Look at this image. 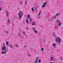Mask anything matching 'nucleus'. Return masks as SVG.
I'll use <instances>...</instances> for the list:
<instances>
[{
	"instance_id": "f257e3e1",
	"label": "nucleus",
	"mask_w": 63,
	"mask_h": 63,
	"mask_svg": "<svg viewBox=\"0 0 63 63\" xmlns=\"http://www.w3.org/2000/svg\"><path fill=\"white\" fill-rule=\"evenodd\" d=\"M6 49V46H3L1 48V49L2 50H4V52L2 51L1 52L2 54H5V53L7 52V51L6 50H5Z\"/></svg>"
},
{
	"instance_id": "f03ea898",
	"label": "nucleus",
	"mask_w": 63,
	"mask_h": 63,
	"mask_svg": "<svg viewBox=\"0 0 63 63\" xmlns=\"http://www.w3.org/2000/svg\"><path fill=\"white\" fill-rule=\"evenodd\" d=\"M55 40L57 43H61V39H60V37H58L56 38Z\"/></svg>"
},
{
	"instance_id": "7ed1b4c3",
	"label": "nucleus",
	"mask_w": 63,
	"mask_h": 63,
	"mask_svg": "<svg viewBox=\"0 0 63 63\" xmlns=\"http://www.w3.org/2000/svg\"><path fill=\"white\" fill-rule=\"evenodd\" d=\"M18 15H19V19L20 20L21 19V18L22 17V16H23V14H22L21 11H20L19 12V13H18Z\"/></svg>"
},
{
	"instance_id": "20e7f679",
	"label": "nucleus",
	"mask_w": 63,
	"mask_h": 63,
	"mask_svg": "<svg viewBox=\"0 0 63 63\" xmlns=\"http://www.w3.org/2000/svg\"><path fill=\"white\" fill-rule=\"evenodd\" d=\"M57 22L58 24H59L58 25L59 26H61V22L59 21V20H57Z\"/></svg>"
},
{
	"instance_id": "39448f33",
	"label": "nucleus",
	"mask_w": 63,
	"mask_h": 63,
	"mask_svg": "<svg viewBox=\"0 0 63 63\" xmlns=\"http://www.w3.org/2000/svg\"><path fill=\"white\" fill-rule=\"evenodd\" d=\"M28 18L29 19H30V22H31L32 21V19H31V18H30V15H29V14L28 15Z\"/></svg>"
},
{
	"instance_id": "423d86ee",
	"label": "nucleus",
	"mask_w": 63,
	"mask_h": 63,
	"mask_svg": "<svg viewBox=\"0 0 63 63\" xmlns=\"http://www.w3.org/2000/svg\"><path fill=\"white\" fill-rule=\"evenodd\" d=\"M9 12L8 11H7L6 12V16L7 17H8V16L9 15Z\"/></svg>"
},
{
	"instance_id": "0eeeda50",
	"label": "nucleus",
	"mask_w": 63,
	"mask_h": 63,
	"mask_svg": "<svg viewBox=\"0 0 63 63\" xmlns=\"http://www.w3.org/2000/svg\"><path fill=\"white\" fill-rule=\"evenodd\" d=\"M59 13H58L55 15V16H59Z\"/></svg>"
},
{
	"instance_id": "6e6552de",
	"label": "nucleus",
	"mask_w": 63,
	"mask_h": 63,
	"mask_svg": "<svg viewBox=\"0 0 63 63\" xmlns=\"http://www.w3.org/2000/svg\"><path fill=\"white\" fill-rule=\"evenodd\" d=\"M26 21L27 23L28 24V19H26Z\"/></svg>"
},
{
	"instance_id": "1a4fd4ad",
	"label": "nucleus",
	"mask_w": 63,
	"mask_h": 63,
	"mask_svg": "<svg viewBox=\"0 0 63 63\" xmlns=\"http://www.w3.org/2000/svg\"><path fill=\"white\" fill-rule=\"evenodd\" d=\"M8 22L9 23H10V20L9 19H8Z\"/></svg>"
},
{
	"instance_id": "9d476101",
	"label": "nucleus",
	"mask_w": 63,
	"mask_h": 63,
	"mask_svg": "<svg viewBox=\"0 0 63 63\" xmlns=\"http://www.w3.org/2000/svg\"><path fill=\"white\" fill-rule=\"evenodd\" d=\"M53 59V57H51L50 60L51 61H52V59Z\"/></svg>"
},
{
	"instance_id": "9b49d317",
	"label": "nucleus",
	"mask_w": 63,
	"mask_h": 63,
	"mask_svg": "<svg viewBox=\"0 0 63 63\" xmlns=\"http://www.w3.org/2000/svg\"><path fill=\"white\" fill-rule=\"evenodd\" d=\"M6 44L7 45V46L9 45V44H8V41H6Z\"/></svg>"
},
{
	"instance_id": "f8f14e48",
	"label": "nucleus",
	"mask_w": 63,
	"mask_h": 63,
	"mask_svg": "<svg viewBox=\"0 0 63 63\" xmlns=\"http://www.w3.org/2000/svg\"><path fill=\"white\" fill-rule=\"evenodd\" d=\"M46 6V5L45 4H43L42 6V8H44Z\"/></svg>"
},
{
	"instance_id": "ddd939ff",
	"label": "nucleus",
	"mask_w": 63,
	"mask_h": 63,
	"mask_svg": "<svg viewBox=\"0 0 63 63\" xmlns=\"http://www.w3.org/2000/svg\"><path fill=\"white\" fill-rule=\"evenodd\" d=\"M52 46L53 47H55V46H56V44H55V43L54 44H53Z\"/></svg>"
},
{
	"instance_id": "4468645a",
	"label": "nucleus",
	"mask_w": 63,
	"mask_h": 63,
	"mask_svg": "<svg viewBox=\"0 0 63 63\" xmlns=\"http://www.w3.org/2000/svg\"><path fill=\"white\" fill-rule=\"evenodd\" d=\"M38 62L39 63H41V60H39Z\"/></svg>"
},
{
	"instance_id": "2eb2a0df",
	"label": "nucleus",
	"mask_w": 63,
	"mask_h": 63,
	"mask_svg": "<svg viewBox=\"0 0 63 63\" xmlns=\"http://www.w3.org/2000/svg\"><path fill=\"white\" fill-rule=\"evenodd\" d=\"M34 25H35V22H32V25L33 26Z\"/></svg>"
},
{
	"instance_id": "dca6fc26",
	"label": "nucleus",
	"mask_w": 63,
	"mask_h": 63,
	"mask_svg": "<svg viewBox=\"0 0 63 63\" xmlns=\"http://www.w3.org/2000/svg\"><path fill=\"white\" fill-rule=\"evenodd\" d=\"M10 46L11 48H13V47L11 45H10Z\"/></svg>"
},
{
	"instance_id": "f3484780",
	"label": "nucleus",
	"mask_w": 63,
	"mask_h": 63,
	"mask_svg": "<svg viewBox=\"0 0 63 63\" xmlns=\"http://www.w3.org/2000/svg\"><path fill=\"white\" fill-rule=\"evenodd\" d=\"M53 36H54V37H55V33H53Z\"/></svg>"
},
{
	"instance_id": "a211bd4d",
	"label": "nucleus",
	"mask_w": 63,
	"mask_h": 63,
	"mask_svg": "<svg viewBox=\"0 0 63 63\" xmlns=\"http://www.w3.org/2000/svg\"><path fill=\"white\" fill-rule=\"evenodd\" d=\"M34 31L35 33H37V30H34Z\"/></svg>"
},
{
	"instance_id": "6ab92c4d",
	"label": "nucleus",
	"mask_w": 63,
	"mask_h": 63,
	"mask_svg": "<svg viewBox=\"0 0 63 63\" xmlns=\"http://www.w3.org/2000/svg\"><path fill=\"white\" fill-rule=\"evenodd\" d=\"M16 47H18V45L17 44H16Z\"/></svg>"
},
{
	"instance_id": "aec40b11",
	"label": "nucleus",
	"mask_w": 63,
	"mask_h": 63,
	"mask_svg": "<svg viewBox=\"0 0 63 63\" xmlns=\"http://www.w3.org/2000/svg\"><path fill=\"white\" fill-rule=\"evenodd\" d=\"M4 32H5V33H9V32H6V31H4Z\"/></svg>"
},
{
	"instance_id": "412c9836",
	"label": "nucleus",
	"mask_w": 63,
	"mask_h": 63,
	"mask_svg": "<svg viewBox=\"0 0 63 63\" xmlns=\"http://www.w3.org/2000/svg\"><path fill=\"white\" fill-rule=\"evenodd\" d=\"M41 11H40L39 12V16H40V14H41Z\"/></svg>"
},
{
	"instance_id": "4be33fe9",
	"label": "nucleus",
	"mask_w": 63,
	"mask_h": 63,
	"mask_svg": "<svg viewBox=\"0 0 63 63\" xmlns=\"http://www.w3.org/2000/svg\"><path fill=\"white\" fill-rule=\"evenodd\" d=\"M32 11H34V9H33V7L32 8Z\"/></svg>"
},
{
	"instance_id": "5701e85b",
	"label": "nucleus",
	"mask_w": 63,
	"mask_h": 63,
	"mask_svg": "<svg viewBox=\"0 0 63 63\" xmlns=\"http://www.w3.org/2000/svg\"><path fill=\"white\" fill-rule=\"evenodd\" d=\"M43 50H44V48H42L41 49V50L42 51H43Z\"/></svg>"
},
{
	"instance_id": "b1692460",
	"label": "nucleus",
	"mask_w": 63,
	"mask_h": 63,
	"mask_svg": "<svg viewBox=\"0 0 63 63\" xmlns=\"http://www.w3.org/2000/svg\"><path fill=\"white\" fill-rule=\"evenodd\" d=\"M47 4V2H45L44 3V5H45V4Z\"/></svg>"
},
{
	"instance_id": "393cba45",
	"label": "nucleus",
	"mask_w": 63,
	"mask_h": 63,
	"mask_svg": "<svg viewBox=\"0 0 63 63\" xmlns=\"http://www.w3.org/2000/svg\"><path fill=\"white\" fill-rule=\"evenodd\" d=\"M55 29H57V26H55Z\"/></svg>"
},
{
	"instance_id": "a878e982",
	"label": "nucleus",
	"mask_w": 63,
	"mask_h": 63,
	"mask_svg": "<svg viewBox=\"0 0 63 63\" xmlns=\"http://www.w3.org/2000/svg\"><path fill=\"white\" fill-rule=\"evenodd\" d=\"M25 3L26 4V5H27V1L26 0L25 1Z\"/></svg>"
},
{
	"instance_id": "bb28decb",
	"label": "nucleus",
	"mask_w": 63,
	"mask_h": 63,
	"mask_svg": "<svg viewBox=\"0 0 63 63\" xmlns=\"http://www.w3.org/2000/svg\"><path fill=\"white\" fill-rule=\"evenodd\" d=\"M28 56H30V57H31V55H28Z\"/></svg>"
},
{
	"instance_id": "cd10ccee",
	"label": "nucleus",
	"mask_w": 63,
	"mask_h": 63,
	"mask_svg": "<svg viewBox=\"0 0 63 63\" xmlns=\"http://www.w3.org/2000/svg\"><path fill=\"white\" fill-rule=\"evenodd\" d=\"M23 33L24 34H25V32H23Z\"/></svg>"
},
{
	"instance_id": "c85d7f7f",
	"label": "nucleus",
	"mask_w": 63,
	"mask_h": 63,
	"mask_svg": "<svg viewBox=\"0 0 63 63\" xmlns=\"http://www.w3.org/2000/svg\"><path fill=\"white\" fill-rule=\"evenodd\" d=\"M32 29L33 30H35V28H33Z\"/></svg>"
},
{
	"instance_id": "c756f323",
	"label": "nucleus",
	"mask_w": 63,
	"mask_h": 63,
	"mask_svg": "<svg viewBox=\"0 0 63 63\" xmlns=\"http://www.w3.org/2000/svg\"><path fill=\"white\" fill-rule=\"evenodd\" d=\"M15 18H16V16H15Z\"/></svg>"
},
{
	"instance_id": "7c9ffc66",
	"label": "nucleus",
	"mask_w": 63,
	"mask_h": 63,
	"mask_svg": "<svg viewBox=\"0 0 63 63\" xmlns=\"http://www.w3.org/2000/svg\"><path fill=\"white\" fill-rule=\"evenodd\" d=\"M56 16H55L54 17H53V18H55V17H56Z\"/></svg>"
},
{
	"instance_id": "2f4dec72",
	"label": "nucleus",
	"mask_w": 63,
	"mask_h": 63,
	"mask_svg": "<svg viewBox=\"0 0 63 63\" xmlns=\"http://www.w3.org/2000/svg\"><path fill=\"white\" fill-rule=\"evenodd\" d=\"M24 47H26V46H24Z\"/></svg>"
},
{
	"instance_id": "473e14b6",
	"label": "nucleus",
	"mask_w": 63,
	"mask_h": 63,
	"mask_svg": "<svg viewBox=\"0 0 63 63\" xmlns=\"http://www.w3.org/2000/svg\"><path fill=\"white\" fill-rule=\"evenodd\" d=\"M61 60H63V59H62V58H61Z\"/></svg>"
},
{
	"instance_id": "72a5a7b5",
	"label": "nucleus",
	"mask_w": 63,
	"mask_h": 63,
	"mask_svg": "<svg viewBox=\"0 0 63 63\" xmlns=\"http://www.w3.org/2000/svg\"><path fill=\"white\" fill-rule=\"evenodd\" d=\"M1 8H0V11H1Z\"/></svg>"
},
{
	"instance_id": "f704fd0d",
	"label": "nucleus",
	"mask_w": 63,
	"mask_h": 63,
	"mask_svg": "<svg viewBox=\"0 0 63 63\" xmlns=\"http://www.w3.org/2000/svg\"><path fill=\"white\" fill-rule=\"evenodd\" d=\"M40 18V16H39V17H38V18L39 19V18Z\"/></svg>"
},
{
	"instance_id": "c9c22d12",
	"label": "nucleus",
	"mask_w": 63,
	"mask_h": 63,
	"mask_svg": "<svg viewBox=\"0 0 63 63\" xmlns=\"http://www.w3.org/2000/svg\"><path fill=\"white\" fill-rule=\"evenodd\" d=\"M18 35L19 36H20V33H19Z\"/></svg>"
},
{
	"instance_id": "e433bc0d",
	"label": "nucleus",
	"mask_w": 63,
	"mask_h": 63,
	"mask_svg": "<svg viewBox=\"0 0 63 63\" xmlns=\"http://www.w3.org/2000/svg\"><path fill=\"white\" fill-rule=\"evenodd\" d=\"M51 19H52V18H53V17L51 18Z\"/></svg>"
},
{
	"instance_id": "4c0bfd02",
	"label": "nucleus",
	"mask_w": 63,
	"mask_h": 63,
	"mask_svg": "<svg viewBox=\"0 0 63 63\" xmlns=\"http://www.w3.org/2000/svg\"><path fill=\"white\" fill-rule=\"evenodd\" d=\"M27 30H28V28H27Z\"/></svg>"
},
{
	"instance_id": "58836bf2",
	"label": "nucleus",
	"mask_w": 63,
	"mask_h": 63,
	"mask_svg": "<svg viewBox=\"0 0 63 63\" xmlns=\"http://www.w3.org/2000/svg\"><path fill=\"white\" fill-rule=\"evenodd\" d=\"M22 2H21V4H22Z\"/></svg>"
},
{
	"instance_id": "ea45409f",
	"label": "nucleus",
	"mask_w": 63,
	"mask_h": 63,
	"mask_svg": "<svg viewBox=\"0 0 63 63\" xmlns=\"http://www.w3.org/2000/svg\"><path fill=\"white\" fill-rule=\"evenodd\" d=\"M23 38V37H22V38Z\"/></svg>"
}]
</instances>
